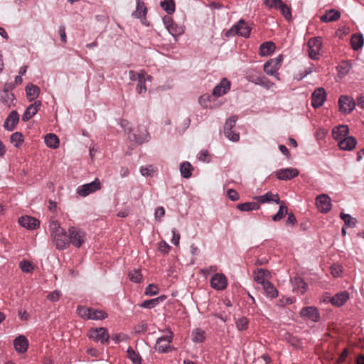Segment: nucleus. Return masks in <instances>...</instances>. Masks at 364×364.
<instances>
[{"instance_id": "1", "label": "nucleus", "mask_w": 364, "mask_h": 364, "mask_svg": "<svg viewBox=\"0 0 364 364\" xmlns=\"http://www.w3.org/2000/svg\"><path fill=\"white\" fill-rule=\"evenodd\" d=\"M49 232L57 250H64L69 247L68 232L61 227L58 220L53 219L50 221Z\"/></svg>"}, {"instance_id": "2", "label": "nucleus", "mask_w": 364, "mask_h": 364, "mask_svg": "<svg viewBox=\"0 0 364 364\" xmlns=\"http://www.w3.org/2000/svg\"><path fill=\"white\" fill-rule=\"evenodd\" d=\"M69 238V247L74 246L76 248H80L85 242L87 233L82 229L70 226L68 230Z\"/></svg>"}, {"instance_id": "3", "label": "nucleus", "mask_w": 364, "mask_h": 364, "mask_svg": "<svg viewBox=\"0 0 364 364\" xmlns=\"http://www.w3.org/2000/svg\"><path fill=\"white\" fill-rule=\"evenodd\" d=\"M251 28L247 25L245 20L240 19L235 23L230 29L226 31L227 37L235 36L236 35L247 38L250 36Z\"/></svg>"}, {"instance_id": "4", "label": "nucleus", "mask_w": 364, "mask_h": 364, "mask_svg": "<svg viewBox=\"0 0 364 364\" xmlns=\"http://www.w3.org/2000/svg\"><path fill=\"white\" fill-rule=\"evenodd\" d=\"M101 188V183L98 178L93 181L81 185L77 188V193L81 197H86Z\"/></svg>"}, {"instance_id": "5", "label": "nucleus", "mask_w": 364, "mask_h": 364, "mask_svg": "<svg viewBox=\"0 0 364 364\" xmlns=\"http://www.w3.org/2000/svg\"><path fill=\"white\" fill-rule=\"evenodd\" d=\"M339 110L343 114L350 113L355 107L356 102L348 95H341L338 99Z\"/></svg>"}, {"instance_id": "6", "label": "nucleus", "mask_w": 364, "mask_h": 364, "mask_svg": "<svg viewBox=\"0 0 364 364\" xmlns=\"http://www.w3.org/2000/svg\"><path fill=\"white\" fill-rule=\"evenodd\" d=\"M322 41L320 37L311 38L308 42L309 55L313 60L318 59Z\"/></svg>"}, {"instance_id": "7", "label": "nucleus", "mask_w": 364, "mask_h": 364, "mask_svg": "<svg viewBox=\"0 0 364 364\" xmlns=\"http://www.w3.org/2000/svg\"><path fill=\"white\" fill-rule=\"evenodd\" d=\"M88 337L90 339L100 341L101 343H107L109 338V335L105 328L100 327L95 329H91L89 331Z\"/></svg>"}, {"instance_id": "8", "label": "nucleus", "mask_w": 364, "mask_h": 364, "mask_svg": "<svg viewBox=\"0 0 364 364\" xmlns=\"http://www.w3.org/2000/svg\"><path fill=\"white\" fill-rule=\"evenodd\" d=\"M316 204L318 210L322 213H327L332 207L331 198L327 194H321L316 196Z\"/></svg>"}, {"instance_id": "9", "label": "nucleus", "mask_w": 364, "mask_h": 364, "mask_svg": "<svg viewBox=\"0 0 364 364\" xmlns=\"http://www.w3.org/2000/svg\"><path fill=\"white\" fill-rule=\"evenodd\" d=\"M228 286V279L225 274L216 273L212 276L210 287L218 291L224 290Z\"/></svg>"}, {"instance_id": "10", "label": "nucleus", "mask_w": 364, "mask_h": 364, "mask_svg": "<svg viewBox=\"0 0 364 364\" xmlns=\"http://www.w3.org/2000/svg\"><path fill=\"white\" fill-rule=\"evenodd\" d=\"M275 176L282 181H288L298 176L299 171L296 168H281L274 172Z\"/></svg>"}, {"instance_id": "11", "label": "nucleus", "mask_w": 364, "mask_h": 364, "mask_svg": "<svg viewBox=\"0 0 364 364\" xmlns=\"http://www.w3.org/2000/svg\"><path fill=\"white\" fill-rule=\"evenodd\" d=\"M326 100V92L323 87L316 88L311 95V105L314 108L321 107Z\"/></svg>"}, {"instance_id": "12", "label": "nucleus", "mask_w": 364, "mask_h": 364, "mask_svg": "<svg viewBox=\"0 0 364 364\" xmlns=\"http://www.w3.org/2000/svg\"><path fill=\"white\" fill-rule=\"evenodd\" d=\"M301 317L307 318L313 322H318L320 320V314L315 306H306L300 310Z\"/></svg>"}, {"instance_id": "13", "label": "nucleus", "mask_w": 364, "mask_h": 364, "mask_svg": "<svg viewBox=\"0 0 364 364\" xmlns=\"http://www.w3.org/2000/svg\"><path fill=\"white\" fill-rule=\"evenodd\" d=\"M231 82L226 78L223 77L220 82L213 88V95L219 97L228 93L230 90Z\"/></svg>"}, {"instance_id": "14", "label": "nucleus", "mask_w": 364, "mask_h": 364, "mask_svg": "<svg viewBox=\"0 0 364 364\" xmlns=\"http://www.w3.org/2000/svg\"><path fill=\"white\" fill-rule=\"evenodd\" d=\"M151 76L147 75L144 70H141L137 75V85L136 90L138 94L145 93L146 92V87L145 85L146 81L151 80Z\"/></svg>"}, {"instance_id": "15", "label": "nucleus", "mask_w": 364, "mask_h": 364, "mask_svg": "<svg viewBox=\"0 0 364 364\" xmlns=\"http://www.w3.org/2000/svg\"><path fill=\"white\" fill-rule=\"evenodd\" d=\"M137 132V134L134 133L132 134L134 141L137 144L141 145L144 143L148 142L150 140L151 136L145 127L139 126L138 127Z\"/></svg>"}, {"instance_id": "16", "label": "nucleus", "mask_w": 364, "mask_h": 364, "mask_svg": "<svg viewBox=\"0 0 364 364\" xmlns=\"http://www.w3.org/2000/svg\"><path fill=\"white\" fill-rule=\"evenodd\" d=\"M173 340V333L171 331H168V334L159 337L156 340L155 350L159 353H166L168 350V346L165 344L162 346V343H170Z\"/></svg>"}, {"instance_id": "17", "label": "nucleus", "mask_w": 364, "mask_h": 364, "mask_svg": "<svg viewBox=\"0 0 364 364\" xmlns=\"http://www.w3.org/2000/svg\"><path fill=\"white\" fill-rule=\"evenodd\" d=\"M18 121H19L18 113L16 111L13 110L9 113V114L5 119V122L4 124V127L6 130L11 132L15 129Z\"/></svg>"}, {"instance_id": "18", "label": "nucleus", "mask_w": 364, "mask_h": 364, "mask_svg": "<svg viewBox=\"0 0 364 364\" xmlns=\"http://www.w3.org/2000/svg\"><path fill=\"white\" fill-rule=\"evenodd\" d=\"M18 223L28 230H35L40 225L38 220L31 216H21L18 219Z\"/></svg>"}, {"instance_id": "19", "label": "nucleus", "mask_w": 364, "mask_h": 364, "mask_svg": "<svg viewBox=\"0 0 364 364\" xmlns=\"http://www.w3.org/2000/svg\"><path fill=\"white\" fill-rule=\"evenodd\" d=\"M41 106V101H35L33 104L30 105L22 115V121L28 122L38 112Z\"/></svg>"}, {"instance_id": "20", "label": "nucleus", "mask_w": 364, "mask_h": 364, "mask_svg": "<svg viewBox=\"0 0 364 364\" xmlns=\"http://www.w3.org/2000/svg\"><path fill=\"white\" fill-rule=\"evenodd\" d=\"M28 341L23 335H20L14 340L15 350L19 353H25L28 348Z\"/></svg>"}, {"instance_id": "21", "label": "nucleus", "mask_w": 364, "mask_h": 364, "mask_svg": "<svg viewBox=\"0 0 364 364\" xmlns=\"http://www.w3.org/2000/svg\"><path fill=\"white\" fill-rule=\"evenodd\" d=\"M136 8L132 13V16L136 18H140L142 23L145 24L144 21L146 20L147 8L141 0H136Z\"/></svg>"}, {"instance_id": "22", "label": "nucleus", "mask_w": 364, "mask_h": 364, "mask_svg": "<svg viewBox=\"0 0 364 364\" xmlns=\"http://www.w3.org/2000/svg\"><path fill=\"white\" fill-rule=\"evenodd\" d=\"M255 200H256L259 203H267L270 202H274L277 204L280 203L279 195L274 194L270 191L264 195L255 197Z\"/></svg>"}, {"instance_id": "23", "label": "nucleus", "mask_w": 364, "mask_h": 364, "mask_svg": "<svg viewBox=\"0 0 364 364\" xmlns=\"http://www.w3.org/2000/svg\"><path fill=\"white\" fill-rule=\"evenodd\" d=\"M357 141L353 136H347L343 139H341L338 142V146L341 149L345 151H350L354 149L356 146Z\"/></svg>"}, {"instance_id": "24", "label": "nucleus", "mask_w": 364, "mask_h": 364, "mask_svg": "<svg viewBox=\"0 0 364 364\" xmlns=\"http://www.w3.org/2000/svg\"><path fill=\"white\" fill-rule=\"evenodd\" d=\"M349 299V294L346 291L337 293L331 299V303L336 306H343Z\"/></svg>"}, {"instance_id": "25", "label": "nucleus", "mask_w": 364, "mask_h": 364, "mask_svg": "<svg viewBox=\"0 0 364 364\" xmlns=\"http://www.w3.org/2000/svg\"><path fill=\"white\" fill-rule=\"evenodd\" d=\"M348 132L349 129L347 125H339L333 129L332 135L333 139L338 142L348 136Z\"/></svg>"}, {"instance_id": "26", "label": "nucleus", "mask_w": 364, "mask_h": 364, "mask_svg": "<svg viewBox=\"0 0 364 364\" xmlns=\"http://www.w3.org/2000/svg\"><path fill=\"white\" fill-rule=\"evenodd\" d=\"M269 272L267 269H257L253 272L254 280L263 286L264 283L269 282L266 278L269 276Z\"/></svg>"}, {"instance_id": "27", "label": "nucleus", "mask_w": 364, "mask_h": 364, "mask_svg": "<svg viewBox=\"0 0 364 364\" xmlns=\"http://www.w3.org/2000/svg\"><path fill=\"white\" fill-rule=\"evenodd\" d=\"M293 284V290L299 294H303L307 289V284L300 277H295L291 280Z\"/></svg>"}, {"instance_id": "28", "label": "nucleus", "mask_w": 364, "mask_h": 364, "mask_svg": "<svg viewBox=\"0 0 364 364\" xmlns=\"http://www.w3.org/2000/svg\"><path fill=\"white\" fill-rule=\"evenodd\" d=\"M341 17L340 11L335 9L326 11L325 14L320 17L322 22H332L338 20Z\"/></svg>"}, {"instance_id": "29", "label": "nucleus", "mask_w": 364, "mask_h": 364, "mask_svg": "<svg viewBox=\"0 0 364 364\" xmlns=\"http://www.w3.org/2000/svg\"><path fill=\"white\" fill-rule=\"evenodd\" d=\"M40 92L41 90L39 87L33 83H29L26 87V95L30 102L36 99L38 97Z\"/></svg>"}, {"instance_id": "30", "label": "nucleus", "mask_w": 364, "mask_h": 364, "mask_svg": "<svg viewBox=\"0 0 364 364\" xmlns=\"http://www.w3.org/2000/svg\"><path fill=\"white\" fill-rule=\"evenodd\" d=\"M275 48V44L273 42H264L259 46V55L261 56L269 55L274 51Z\"/></svg>"}, {"instance_id": "31", "label": "nucleus", "mask_w": 364, "mask_h": 364, "mask_svg": "<svg viewBox=\"0 0 364 364\" xmlns=\"http://www.w3.org/2000/svg\"><path fill=\"white\" fill-rule=\"evenodd\" d=\"M237 208L240 211H251L259 210L260 208V205L258 202H246L243 203H239L237 205Z\"/></svg>"}, {"instance_id": "32", "label": "nucleus", "mask_w": 364, "mask_h": 364, "mask_svg": "<svg viewBox=\"0 0 364 364\" xmlns=\"http://www.w3.org/2000/svg\"><path fill=\"white\" fill-rule=\"evenodd\" d=\"M165 296H160L157 298L145 300L140 304V306L144 309H153L155 306H156L159 304V302L163 301L165 299Z\"/></svg>"}, {"instance_id": "33", "label": "nucleus", "mask_w": 364, "mask_h": 364, "mask_svg": "<svg viewBox=\"0 0 364 364\" xmlns=\"http://www.w3.org/2000/svg\"><path fill=\"white\" fill-rule=\"evenodd\" d=\"M352 48L354 50H358L364 44V38L362 34H353L350 39Z\"/></svg>"}, {"instance_id": "34", "label": "nucleus", "mask_w": 364, "mask_h": 364, "mask_svg": "<svg viewBox=\"0 0 364 364\" xmlns=\"http://www.w3.org/2000/svg\"><path fill=\"white\" fill-rule=\"evenodd\" d=\"M46 144L52 149H57L59 146V139L55 134H48L45 136Z\"/></svg>"}, {"instance_id": "35", "label": "nucleus", "mask_w": 364, "mask_h": 364, "mask_svg": "<svg viewBox=\"0 0 364 364\" xmlns=\"http://www.w3.org/2000/svg\"><path fill=\"white\" fill-rule=\"evenodd\" d=\"M262 287L268 297L274 299L278 296L277 289L274 286V284L271 283L269 281L264 283V284Z\"/></svg>"}, {"instance_id": "36", "label": "nucleus", "mask_w": 364, "mask_h": 364, "mask_svg": "<svg viewBox=\"0 0 364 364\" xmlns=\"http://www.w3.org/2000/svg\"><path fill=\"white\" fill-rule=\"evenodd\" d=\"M205 339V332L200 328L192 331L191 340L194 343H203Z\"/></svg>"}, {"instance_id": "37", "label": "nucleus", "mask_w": 364, "mask_h": 364, "mask_svg": "<svg viewBox=\"0 0 364 364\" xmlns=\"http://www.w3.org/2000/svg\"><path fill=\"white\" fill-rule=\"evenodd\" d=\"M193 167L188 161H184L180 165V172L184 178H189L192 175Z\"/></svg>"}, {"instance_id": "38", "label": "nucleus", "mask_w": 364, "mask_h": 364, "mask_svg": "<svg viewBox=\"0 0 364 364\" xmlns=\"http://www.w3.org/2000/svg\"><path fill=\"white\" fill-rule=\"evenodd\" d=\"M87 320H102L107 317V314L102 310L91 308Z\"/></svg>"}, {"instance_id": "39", "label": "nucleus", "mask_w": 364, "mask_h": 364, "mask_svg": "<svg viewBox=\"0 0 364 364\" xmlns=\"http://www.w3.org/2000/svg\"><path fill=\"white\" fill-rule=\"evenodd\" d=\"M15 100L14 95L12 93H9L6 91L3 92L0 95V100L1 102L7 106L8 107H11V105H14V100Z\"/></svg>"}, {"instance_id": "40", "label": "nucleus", "mask_w": 364, "mask_h": 364, "mask_svg": "<svg viewBox=\"0 0 364 364\" xmlns=\"http://www.w3.org/2000/svg\"><path fill=\"white\" fill-rule=\"evenodd\" d=\"M161 6L168 15L175 12V3L173 0H163L160 3Z\"/></svg>"}, {"instance_id": "41", "label": "nucleus", "mask_w": 364, "mask_h": 364, "mask_svg": "<svg viewBox=\"0 0 364 364\" xmlns=\"http://www.w3.org/2000/svg\"><path fill=\"white\" fill-rule=\"evenodd\" d=\"M280 205L278 212L272 216V220L275 222L282 220L287 214L288 208L283 201H280Z\"/></svg>"}, {"instance_id": "42", "label": "nucleus", "mask_w": 364, "mask_h": 364, "mask_svg": "<svg viewBox=\"0 0 364 364\" xmlns=\"http://www.w3.org/2000/svg\"><path fill=\"white\" fill-rule=\"evenodd\" d=\"M250 81L255 85H260L267 89H269L272 85V83L265 76H258Z\"/></svg>"}, {"instance_id": "43", "label": "nucleus", "mask_w": 364, "mask_h": 364, "mask_svg": "<svg viewBox=\"0 0 364 364\" xmlns=\"http://www.w3.org/2000/svg\"><path fill=\"white\" fill-rule=\"evenodd\" d=\"M340 217L346 226L350 228H355L356 226L357 220L353 218L350 214L341 213Z\"/></svg>"}, {"instance_id": "44", "label": "nucleus", "mask_w": 364, "mask_h": 364, "mask_svg": "<svg viewBox=\"0 0 364 364\" xmlns=\"http://www.w3.org/2000/svg\"><path fill=\"white\" fill-rule=\"evenodd\" d=\"M279 68L269 60L264 64V71L270 76L278 75Z\"/></svg>"}, {"instance_id": "45", "label": "nucleus", "mask_w": 364, "mask_h": 364, "mask_svg": "<svg viewBox=\"0 0 364 364\" xmlns=\"http://www.w3.org/2000/svg\"><path fill=\"white\" fill-rule=\"evenodd\" d=\"M127 353L128 358L132 361L134 364H141V356L139 354L132 348L129 347L127 350Z\"/></svg>"}, {"instance_id": "46", "label": "nucleus", "mask_w": 364, "mask_h": 364, "mask_svg": "<svg viewBox=\"0 0 364 364\" xmlns=\"http://www.w3.org/2000/svg\"><path fill=\"white\" fill-rule=\"evenodd\" d=\"M10 141L14 146L19 147L23 142V134L18 132H14L11 134Z\"/></svg>"}, {"instance_id": "47", "label": "nucleus", "mask_w": 364, "mask_h": 364, "mask_svg": "<svg viewBox=\"0 0 364 364\" xmlns=\"http://www.w3.org/2000/svg\"><path fill=\"white\" fill-rule=\"evenodd\" d=\"M286 20L290 21L291 19V12L290 8L282 1V4H279L277 8Z\"/></svg>"}, {"instance_id": "48", "label": "nucleus", "mask_w": 364, "mask_h": 364, "mask_svg": "<svg viewBox=\"0 0 364 364\" xmlns=\"http://www.w3.org/2000/svg\"><path fill=\"white\" fill-rule=\"evenodd\" d=\"M350 68L351 66L348 63H342L337 68L338 76L340 77H343L346 76L349 73Z\"/></svg>"}, {"instance_id": "49", "label": "nucleus", "mask_w": 364, "mask_h": 364, "mask_svg": "<svg viewBox=\"0 0 364 364\" xmlns=\"http://www.w3.org/2000/svg\"><path fill=\"white\" fill-rule=\"evenodd\" d=\"M91 307H87L85 306H78L77 307V315L85 320H87L88 316L90 314Z\"/></svg>"}, {"instance_id": "50", "label": "nucleus", "mask_w": 364, "mask_h": 364, "mask_svg": "<svg viewBox=\"0 0 364 364\" xmlns=\"http://www.w3.org/2000/svg\"><path fill=\"white\" fill-rule=\"evenodd\" d=\"M167 30L173 37L178 36L183 33V28L176 23H173Z\"/></svg>"}, {"instance_id": "51", "label": "nucleus", "mask_w": 364, "mask_h": 364, "mask_svg": "<svg viewBox=\"0 0 364 364\" xmlns=\"http://www.w3.org/2000/svg\"><path fill=\"white\" fill-rule=\"evenodd\" d=\"M129 279L132 282L135 283H140L142 280V275L139 269H133L129 273Z\"/></svg>"}, {"instance_id": "52", "label": "nucleus", "mask_w": 364, "mask_h": 364, "mask_svg": "<svg viewBox=\"0 0 364 364\" xmlns=\"http://www.w3.org/2000/svg\"><path fill=\"white\" fill-rule=\"evenodd\" d=\"M237 120V116H232L228 119H227L224 126V133H229L228 130L232 129V128L235 126Z\"/></svg>"}, {"instance_id": "53", "label": "nucleus", "mask_w": 364, "mask_h": 364, "mask_svg": "<svg viewBox=\"0 0 364 364\" xmlns=\"http://www.w3.org/2000/svg\"><path fill=\"white\" fill-rule=\"evenodd\" d=\"M19 267H20L21 270L23 272H26V273H29L34 268L33 264L26 259L22 260L20 262Z\"/></svg>"}, {"instance_id": "54", "label": "nucleus", "mask_w": 364, "mask_h": 364, "mask_svg": "<svg viewBox=\"0 0 364 364\" xmlns=\"http://www.w3.org/2000/svg\"><path fill=\"white\" fill-rule=\"evenodd\" d=\"M210 102H211V96L206 94V95H203L202 96H200V99H199V103L200 104V105L205 108H210L211 107V105H210Z\"/></svg>"}, {"instance_id": "55", "label": "nucleus", "mask_w": 364, "mask_h": 364, "mask_svg": "<svg viewBox=\"0 0 364 364\" xmlns=\"http://www.w3.org/2000/svg\"><path fill=\"white\" fill-rule=\"evenodd\" d=\"M159 292V288L157 287V286H156L153 284H149L145 289V294H146V295H148V296H154V295L158 294Z\"/></svg>"}, {"instance_id": "56", "label": "nucleus", "mask_w": 364, "mask_h": 364, "mask_svg": "<svg viewBox=\"0 0 364 364\" xmlns=\"http://www.w3.org/2000/svg\"><path fill=\"white\" fill-rule=\"evenodd\" d=\"M236 326L239 331L247 329L248 326V321L247 318L242 317L236 321Z\"/></svg>"}, {"instance_id": "57", "label": "nucleus", "mask_w": 364, "mask_h": 364, "mask_svg": "<svg viewBox=\"0 0 364 364\" xmlns=\"http://www.w3.org/2000/svg\"><path fill=\"white\" fill-rule=\"evenodd\" d=\"M229 133H224L225 136L230 141L237 142L240 140L239 133L233 131L232 129L228 130Z\"/></svg>"}, {"instance_id": "58", "label": "nucleus", "mask_w": 364, "mask_h": 364, "mask_svg": "<svg viewBox=\"0 0 364 364\" xmlns=\"http://www.w3.org/2000/svg\"><path fill=\"white\" fill-rule=\"evenodd\" d=\"M148 329L147 323L142 321L137 324L134 327V331L136 333L142 334L144 333Z\"/></svg>"}, {"instance_id": "59", "label": "nucleus", "mask_w": 364, "mask_h": 364, "mask_svg": "<svg viewBox=\"0 0 364 364\" xmlns=\"http://www.w3.org/2000/svg\"><path fill=\"white\" fill-rule=\"evenodd\" d=\"M140 173L143 176H152V173L154 172V168L151 165L148 166H141L140 167Z\"/></svg>"}, {"instance_id": "60", "label": "nucleus", "mask_w": 364, "mask_h": 364, "mask_svg": "<svg viewBox=\"0 0 364 364\" xmlns=\"http://www.w3.org/2000/svg\"><path fill=\"white\" fill-rule=\"evenodd\" d=\"M331 274L334 277H340L341 276L343 268L341 266L334 264L331 266Z\"/></svg>"}, {"instance_id": "61", "label": "nucleus", "mask_w": 364, "mask_h": 364, "mask_svg": "<svg viewBox=\"0 0 364 364\" xmlns=\"http://www.w3.org/2000/svg\"><path fill=\"white\" fill-rule=\"evenodd\" d=\"M171 232H172V234H173V237H172V239L171 240V243L173 245L177 246V245H179V242H180V238H181L180 234L176 230V228H173Z\"/></svg>"}, {"instance_id": "62", "label": "nucleus", "mask_w": 364, "mask_h": 364, "mask_svg": "<svg viewBox=\"0 0 364 364\" xmlns=\"http://www.w3.org/2000/svg\"><path fill=\"white\" fill-rule=\"evenodd\" d=\"M264 5L270 9H277L282 0H264Z\"/></svg>"}, {"instance_id": "63", "label": "nucleus", "mask_w": 364, "mask_h": 364, "mask_svg": "<svg viewBox=\"0 0 364 364\" xmlns=\"http://www.w3.org/2000/svg\"><path fill=\"white\" fill-rule=\"evenodd\" d=\"M127 335L123 333H117L112 336V339L114 341L115 343H119L122 341H125L127 340Z\"/></svg>"}, {"instance_id": "64", "label": "nucleus", "mask_w": 364, "mask_h": 364, "mask_svg": "<svg viewBox=\"0 0 364 364\" xmlns=\"http://www.w3.org/2000/svg\"><path fill=\"white\" fill-rule=\"evenodd\" d=\"M169 250L170 246L166 242L161 241L159 243V251L161 253L167 254L169 252Z\"/></svg>"}]
</instances>
